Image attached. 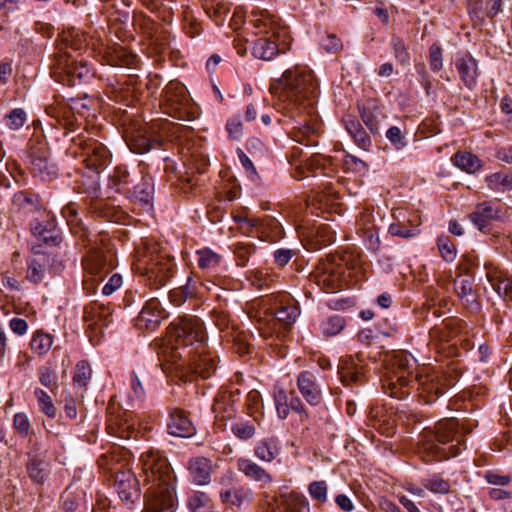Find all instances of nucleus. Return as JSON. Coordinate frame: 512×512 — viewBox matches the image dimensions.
Here are the masks:
<instances>
[{"label":"nucleus","mask_w":512,"mask_h":512,"mask_svg":"<svg viewBox=\"0 0 512 512\" xmlns=\"http://www.w3.org/2000/svg\"><path fill=\"white\" fill-rule=\"evenodd\" d=\"M271 90L278 96V111L295 122L291 132L293 140L306 146L317 145L318 134L316 122H309L316 97L317 83L312 72L296 66L286 70Z\"/></svg>","instance_id":"1"},{"label":"nucleus","mask_w":512,"mask_h":512,"mask_svg":"<svg viewBox=\"0 0 512 512\" xmlns=\"http://www.w3.org/2000/svg\"><path fill=\"white\" fill-rule=\"evenodd\" d=\"M172 345L163 351L164 359L187 379L198 375L209 378L216 370V361L206 352V334L200 318L179 317L170 324Z\"/></svg>","instance_id":"2"},{"label":"nucleus","mask_w":512,"mask_h":512,"mask_svg":"<svg viewBox=\"0 0 512 512\" xmlns=\"http://www.w3.org/2000/svg\"><path fill=\"white\" fill-rule=\"evenodd\" d=\"M142 470L145 476L146 512H175L177 507L176 476L168 461L153 453L141 455Z\"/></svg>","instance_id":"3"},{"label":"nucleus","mask_w":512,"mask_h":512,"mask_svg":"<svg viewBox=\"0 0 512 512\" xmlns=\"http://www.w3.org/2000/svg\"><path fill=\"white\" fill-rule=\"evenodd\" d=\"M412 383L417 385L419 401L425 404L436 401L449 385L446 378L435 370L427 369L413 377L402 361H399L398 369L385 378L383 387L391 397L402 399L410 394Z\"/></svg>","instance_id":"4"},{"label":"nucleus","mask_w":512,"mask_h":512,"mask_svg":"<svg viewBox=\"0 0 512 512\" xmlns=\"http://www.w3.org/2000/svg\"><path fill=\"white\" fill-rule=\"evenodd\" d=\"M459 423L455 418L438 421L433 428H425L419 435L418 453L424 461L447 459L449 454L441 447L458 440Z\"/></svg>","instance_id":"5"},{"label":"nucleus","mask_w":512,"mask_h":512,"mask_svg":"<svg viewBox=\"0 0 512 512\" xmlns=\"http://www.w3.org/2000/svg\"><path fill=\"white\" fill-rule=\"evenodd\" d=\"M83 289L87 294L96 292L99 283L110 272L112 264L102 250H91L82 260Z\"/></svg>","instance_id":"6"},{"label":"nucleus","mask_w":512,"mask_h":512,"mask_svg":"<svg viewBox=\"0 0 512 512\" xmlns=\"http://www.w3.org/2000/svg\"><path fill=\"white\" fill-rule=\"evenodd\" d=\"M146 276L156 289L164 286L172 277L174 272V259L165 252L156 249L147 256Z\"/></svg>","instance_id":"7"},{"label":"nucleus","mask_w":512,"mask_h":512,"mask_svg":"<svg viewBox=\"0 0 512 512\" xmlns=\"http://www.w3.org/2000/svg\"><path fill=\"white\" fill-rule=\"evenodd\" d=\"M315 283L327 293H335L343 287V269L332 262L321 264L313 274Z\"/></svg>","instance_id":"8"},{"label":"nucleus","mask_w":512,"mask_h":512,"mask_svg":"<svg viewBox=\"0 0 512 512\" xmlns=\"http://www.w3.org/2000/svg\"><path fill=\"white\" fill-rule=\"evenodd\" d=\"M112 315L110 307L99 303L91 302L86 305L83 313V320L87 324V329L90 331V338L97 336L102 332L110 322Z\"/></svg>","instance_id":"9"},{"label":"nucleus","mask_w":512,"mask_h":512,"mask_svg":"<svg viewBox=\"0 0 512 512\" xmlns=\"http://www.w3.org/2000/svg\"><path fill=\"white\" fill-rule=\"evenodd\" d=\"M297 387L305 401L317 406L322 401L320 374L315 371H302L297 377Z\"/></svg>","instance_id":"10"},{"label":"nucleus","mask_w":512,"mask_h":512,"mask_svg":"<svg viewBox=\"0 0 512 512\" xmlns=\"http://www.w3.org/2000/svg\"><path fill=\"white\" fill-rule=\"evenodd\" d=\"M57 69L69 78V85L74 86L92 75V70L86 62L71 59L67 53L57 58Z\"/></svg>","instance_id":"11"},{"label":"nucleus","mask_w":512,"mask_h":512,"mask_svg":"<svg viewBox=\"0 0 512 512\" xmlns=\"http://www.w3.org/2000/svg\"><path fill=\"white\" fill-rule=\"evenodd\" d=\"M167 432L175 437L190 438L195 435L196 428L184 410L172 408L167 420Z\"/></svg>","instance_id":"12"},{"label":"nucleus","mask_w":512,"mask_h":512,"mask_svg":"<svg viewBox=\"0 0 512 512\" xmlns=\"http://www.w3.org/2000/svg\"><path fill=\"white\" fill-rule=\"evenodd\" d=\"M164 311L161 308V303L157 298L149 299L138 317L135 320V325L140 330H155L164 319Z\"/></svg>","instance_id":"13"},{"label":"nucleus","mask_w":512,"mask_h":512,"mask_svg":"<svg viewBox=\"0 0 512 512\" xmlns=\"http://www.w3.org/2000/svg\"><path fill=\"white\" fill-rule=\"evenodd\" d=\"M405 212L401 209L393 210L392 216L396 220L391 223L388 231L392 236L412 238L420 234V219L414 215V219L404 217Z\"/></svg>","instance_id":"14"},{"label":"nucleus","mask_w":512,"mask_h":512,"mask_svg":"<svg viewBox=\"0 0 512 512\" xmlns=\"http://www.w3.org/2000/svg\"><path fill=\"white\" fill-rule=\"evenodd\" d=\"M31 232L38 241L47 245H57L61 240L55 220L49 213L42 219L37 218L31 222Z\"/></svg>","instance_id":"15"},{"label":"nucleus","mask_w":512,"mask_h":512,"mask_svg":"<svg viewBox=\"0 0 512 512\" xmlns=\"http://www.w3.org/2000/svg\"><path fill=\"white\" fill-rule=\"evenodd\" d=\"M338 372L341 382L345 386L362 384L364 381L363 366L358 359L352 357L342 359L338 367Z\"/></svg>","instance_id":"16"},{"label":"nucleus","mask_w":512,"mask_h":512,"mask_svg":"<svg viewBox=\"0 0 512 512\" xmlns=\"http://www.w3.org/2000/svg\"><path fill=\"white\" fill-rule=\"evenodd\" d=\"M115 488L120 499L126 504H132L134 498L139 497L137 479L130 471H122L116 474Z\"/></svg>","instance_id":"17"},{"label":"nucleus","mask_w":512,"mask_h":512,"mask_svg":"<svg viewBox=\"0 0 512 512\" xmlns=\"http://www.w3.org/2000/svg\"><path fill=\"white\" fill-rule=\"evenodd\" d=\"M108 433L122 439L136 438L138 431L126 412L111 416L107 423Z\"/></svg>","instance_id":"18"},{"label":"nucleus","mask_w":512,"mask_h":512,"mask_svg":"<svg viewBox=\"0 0 512 512\" xmlns=\"http://www.w3.org/2000/svg\"><path fill=\"white\" fill-rule=\"evenodd\" d=\"M187 469L192 482L198 486L208 485L211 481L212 462L206 457H194L188 461Z\"/></svg>","instance_id":"19"},{"label":"nucleus","mask_w":512,"mask_h":512,"mask_svg":"<svg viewBox=\"0 0 512 512\" xmlns=\"http://www.w3.org/2000/svg\"><path fill=\"white\" fill-rule=\"evenodd\" d=\"M455 65L463 84L468 89H473L477 84L478 78L476 60L470 55H464L456 60Z\"/></svg>","instance_id":"20"},{"label":"nucleus","mask_w":512,"mask_h":512,"mask_svg":"<svg viewBox=\"0 0 512 512\" xmlns=\"http://www.w3.org/2000/svg\"><path fill=\"white\" fill-rule=\"evenodd\" d=\"M500 217L499 210L489 202L476 205L475 210L469 215L471 222L483 231L490 223Z\"/></svg>","instance_id":"21"},{"label":"nucleus","mask_w":512,"mask_h":512,"mask_svg":"<svg viewBox=\"0 0 512 512\" xmlns=\"http://www.w3.org/2000/svg\"><path fill=\"white\" fill-rule=\"evenodd\" d=\"M79 145L83 146V150L89 156L91 164L96 168L106 166L110 160L109 150L96 140H88L80 142Z\"/></svg>","instance_id":"22"},{"label":"nucleus","mask_w":512,"mask_h":512,"mask_svg":"<svg viewBox=\"0 0 512 512\" xmlns=\"http://www.w3.org/2000/svg\"><path fill=\"white\" fill-rule=\"evenodd\" d=\"M31 171L43 180H50L55 175L54 165L50 163L45 151H32L30 154Z\"/></svg>","instance_id":"23"},{"label":"nucleus","mask_w":512,"mask_h":512,"mask_svg":"<svg viewBox=\"0 0 512 512\" xmlns=\"http://www.w3.org/2000/svg\"><path fill=\"white\" fill-rule=\"evenodd\" d=\"M163 98L165 103L174 111L181 112V109L189 102L188 95L182 85L170 83L164 89Z\"/></svg>","instance_id":"24"},{"label":"nucleus","mask_w":512,"mask_h":512,"mask_svg":"<svg viewBox=\"0 0 512 512\" xmlns=\"http://www.w3.org/2000/svg\"><path fill=\"white\" fill-rule=\"evenodd\" d=\"M237 468L246 477L262 483L272 482V476L260 465L247 458L237 460Z\"/></svg>","instance_id":"25"},{"label":"nucleus","mask_w":512,"mask_h":512,"mask_svg":"<svg viewBox=\"0 0 512 512\" xmlns=\"http://www.w3.org/2000/svg\"><path fill=\"white\" fill-rule=\"evenodd\" d=\"M220 499L225 504H231L241 508L243 505L251 502L252 490L246 486H237L222 490L220 492Z\"/></svg>","instance_id":"26"},{"label":"nucleus","mask_w":512,"mask_h":512,"mask_svg":"<svg viewBox=\"0 0 512 512\" xmlns=\"http://www.w3.org/2000/svg\"><path fill=\"white\" fill-rule=\"evenodd\" d=\"M253 26L257 29V33L271 34L274 37L280 35L282 30L279 18L267 11L261 12L252 19Z\"/></svg>","instance_id":"27"},{"label":"nucleus","mask_w":512,"mask_h":512,"mask_svg":"<svg viewBox=\"0 0 512 512\" xmlns=\"http://www.w3.org/2000/svg\"><path fill=\"white\" fill-rule=\"evenodd\" d=\"M280 49L278 44L270 38L261 37L255 40L252 47V54L259 59L270 61L278 53Z\"/></svg>","instance_id":"28"},{"label":"nucleus","mask_w":512,"mask_h":512,"mask_svg":"<svg viewBox=\"0 0 512 512\" xmlns=\"http://www.w3.org/2000/svg\"><path fill=\"white\" fill-rule=\"evenodd\" d=\"M213 412L217 420H229L235 417L236 408L231 402V395L224 392L218 395L213 404Z\"/></svg>","instance_id":"29"},{"label":"nucleus","mask_w":512,"mask_h":512,"mask_svg":"<svg viewBox=\"0 0 512 512\" xmlns=\"http://www.w3.org/2000/svg\"><path fill=\"white\" fill-rule=\"evenodd\" d=\"M344 124L347 132L353 137L355 142L362 148L371 145V139L361 126L360 122L353 116L348 115L344 118Z\"/></svg>","instance_id":"30"},{"label":"nucleus","mask_w":512,"mask_h":512,"mask_svg":"<svg viewBox=\"0 0 512 512\" xmlns=\"http://www.w3.org/2000/svg\"><path fill=\"white\" fill-rule=\"evenodd\" d=\"M300 310L293 299L288 298L286 301L281 300L280 308L275 312L278 321L283 322L285 325H292L295 323Z\"/></svg>","instance_id":"31"},{"label":"nucleus","mask_w":512,"mask_h":512,"mask_svg":"<svg viewBox=\"0 0 512 512\" xmlns=\"http://www.w3.org/2000/svg\"><path fill=\"white\" fill-rule=\"evenodd\" d=\"M152 191L150 178L142 176L140 181L129 191V197L148 205L152 200Z\"/></svg>","instance_id":"32"},{"label":"nucleus","mask_w":512,"mask_h":512,"mask_svg":"<svg viewBox=\"0 0 512 512\" xmlns=\"http://www.w3.org/2000/svg\"><path fill=\"white\" fill-rule=\"evenodd\" d=\"M280 449L276 440L266 439L260 441L254 449V453L258 459L264 462H272L279 454Z\"/></svg>","instance_id":"33"},{"label":"nucleus","mask_w":512,"mask_h":512,"mask_svg":"<svg viewBox=\"0 0 512 512\" xmlns=\"http://www.w3.org/2000/svg\"><path fill=\"white\" fill-rule=\"evenodd\" d=\"M187 506L191 512H212V501L202 491H193L187 499Z\"/></svg>","instance_id":"34"},{"label":"nucleus","mask_w":512,"mask_h":512,"mask_svg":"<svg viewBox=\"0 0 512 512\" xmlns=\"http://www.w3.org/2000/svg\"><path fill=\"white\" fill-rule=\"evenodd\" d=\"M452 160L458 168L467 173H475L481 167L479 158L469 152H458Z\"/></svg>","instance_id":"35"},{"label":"nucleus","mask_w":512,"mask_h":512,"mask_svg":"<svg viewBox=\"0 0 512 512\" xmlns=\"http://www.w3.org/2000/svg\"><path fill=\"white\" fill-rule=\"evenodd\" d=\"M454 290L458 297L466 304H473L475 296L473 294L472 280L467 276H459L454 280Z\"/></svg>","instance_id":"36"},{"label":"nucleus","mask_w":512,"mask_h":512,"mask_svg":"<svg viewBox=\"0 0 512 512\" xmlns=\"http://www.w3.org/2000/svg\"><path fill=\"white\" fill-rule=\"evenodd\" d=\"M486 183L491 190L503 192L512 190V173H493L486 178Z\"/></svg>","instance_id":"37"},{"label":"nucleus","mask_w":512,"mask_h":512,"mask_svg":"<svg viewBox=\"0 0 512 512\" xmlns=\"http://www.w3.org/2000/svg\"><path fill=\"white\" fill-rule=\"evenodd\" d=\"M53 344L52 336L46 333L37 332L30 343L31 349L39 356L47 354Z\"/></svg>","instance_id":"38"},{"label":"nucleus","mask_w":512,"mask_h":512,"mask_svg":"<svg viewBox=\"0 0 512 512\" xmlns=\"http://www.w3.org/2000/svg\"><path fill=\"white\" fill-rule=\"evenodd\" d=\"M421 484L425 489L436 494H447L450 491L449 482L438 475L423 478Z\"/></svg>","instance_id":"39"},{"label":"nucleus","mask_w":512,"mask_h":512,"mask_svg":"<svg viewBox=\"0 0 512 512\" xmlns=\"http://www.w3.org/2000/svg\"><path fill=\"white\" fill-rule=\"evenodd\" d=\"M34 395L38 401L39 409L49 418H55L57 409L52 398L41 388H35Z\"/></svg>","instance_id":"40"},{"label":"nucleus","mask_w":512,"mask_h":512,"mask_svg":"<svg viewBox=\"0 0 512 512\" xmlns=\"http://www.w3.org/2000/svg\"><path fill=\"white\" fill-rule=\"evenodd\" d=\"M91 368L87 361L77 363L73 376V384L75 387L86 389L91 379Z\"/></svg>","instance_id":"41"},{"label":"nucleus","mask_w":512,"mask_h":512,"mask_svg":"<svg viewBox=\"0 0 512 512\" xmlns=\"http://www.w3.org/2000/svg\"><path fill=\"white\" fill-rule=\"evenodd\" d=\"M488 280L497 294L504 299H512V280L508 278L498 279L497 276L488 273Z\"/></svg>","instance_id":"42"},{"label":"nucleus","mask_w":512,"mask_h":512,"mask_svg":"<svg viewBox=\"0 0 512 512\" xmlns=\"http://www.w3.org/2000/svg\"><path fill=\"white\" fill-rule=\"evenodd\" d=\"M345 327V320L340 316H332L324 320L321 325L323 335L331 337L339 334Z\"/></svg>","instance_id":"43"},{"label":"nucleus","mask_w":512,"mask_h":512,"mask_svg":"<svg viewBox=\"0 0 512 512\" xmlns=\"http://www.w3.org/2000/svg\"><path fill=\"white\" fill-rule=\"evenodd\" d=\"M39 381L40 383L48 388L50 391L57 390V374L55 369L51 365H45L39 369Z\"/></svg>","instance_id":"44"},{"label":"nucleus","mask_w":512,"mask_h":512,"mask_svg":"<svg viewBox=\"0 0 512 512\" xmlns=\"http://www.w3.org/2000/svg\"><path fill=\"white\" fill-rule=\"evenodd\" d=\"M27 471L30 478L36 483H42L48 474L46 470V464L38 459H31L27 464Z\"/></svg>","instance_id":"45"},{"label":"nucleus","mask_w":512,"mask_h":512,"mask_svg":"<svg viewBox=\"0 0 512 512\" xmlns=\"http://www.w3.org/2000/svg\"><path fill=\"white\" fill-rule=\"evenodd\" d=\"M198 265L202 269L215 268L221 261V256L210 249L197 251Z\"/></svg>","instance_id":"46"},{"label":"nucleus","mask_w":512,"mask_h":512,"mask_svg":"<svg viewBox=\"0 0 512 512\" xmlns=\"http://www.w3.org/2000/svg\"><path fill=\"white\" fill-rule=\"evenodd\" d=\"M231 431L237 438L248 440L255 435V426L250 421H239L231 425Z\"/></svg>","instance_id":"47"},{"label":"nucleus","mask_w":512,"mask_h":512,"mask_svg":"<svg viewBox=\"0 0 512 512\" xmlns=\"http://www.w3.org/2000/svg\"><path fill=\"white\" fill-rule=\"evenodd\" d=\"M110 185L117 191H121L129 183V172L124 166H117L109 176Z\"/></svg>","instance_id":"48"},{"label":"nucleus","mask_w":512,"mask_h":512,"mask_svg":"<svg viewBox=\"0 0 512 512\" xmlns=\"http://www.w3.org/2000/svg\"><path fill=\"white\" fill-rule=\"evenodd\" d=\"M14 202L20 207L27 209L29 211L38 209L40 206L38 196L28 192H19L15 194Z\"/></svg>","instance_id":"49"},{"label":"nucleus","mask_w":512,"mask_h":512,"mask_svg":"<svg viewBox=\"0 0 512 512\" xmlns=\"http://www.w3.org/2000/svg\"><path fill=\"white\" fill-rule=\"evenodd\" d=\"M276 410L280 418L285 419L289 414V397L282 388L274 391Z\"/></svg>","instance_id":"50"},{"label":"nucleus","mask_w":512,"mask_h":512,"mask_svg":"<svg viewBox=\"0 0 512 512\" xmlns=\"http://www.w3.org/2000/svg\"><path fill=\"white\" fill-rule=\"evenodd\" d=\"M45 275V267L43 264H41L36 259H31L28 262V268H27V279L34 283L38 284L40 283Z\"/></svg>","instance_id":"51"},{"label":"nucleus","mask_w":512,"mask_h":512,"mask_svg":"<svg viewBox=\"0 0 512 512\" xmlns=\"http://www.w3.org/2000/svg\"><path fill=\"white\" fill-rule=\"evenodd\" d=\"M439 252L445 261L451 262L456 258V248L448 236H441L437 241Z\"/></svg>","instance_id":"52"},{"label":"nucleus","mask_w":512,"mask_h":512,"mask_svg":"<svg viewBox=\"0 0 512 512\" xmlns=\"http://www.w3.org/2000/svg\"><path fill=\"white\" fill-rule=\"evenodd\" d=\"M13 428L21 437H27L31 431V423L28 416L19 412L16 413L13 417Z\"/></svg>","instance_id":"53"},{"label":"nucleus","mask_w":512,"mask_h":512,"mask_svg":"<svg viewBox=\"0 0 512 512\" xmlns=\"http://www.w3.org/2000/svg\"><path fill=\"white\" fill-rule=\"evenodd\" d=\"M392 46L396 60L401 65H408L410 63V54L403 40L398 37H394L392 39Z\"/></svg>","instance_id":"54"},{"label":"nucleus","mask_w":512,"mask_h":512,"mask_svg":"<svg viewBox=\"0 0 512 512\" xmlns=\"http://www.w3.org/2000/svg\"><path fill=\"white\" fill-rule=\"evenodd\" d=\"M429 66L433 72H439L443 68L442 48L436 43L429 47Z\"/></svg>","instance_id":"55"},{"label":"nucleus","mask_w":512,"mask_h":512,"mask_svg":"<svg viewBox=\"0 0 512 512\" xmlns=\"http://www.w3.org/2000/svg\"><path fill=\"white\" fill-rule=\"evenodd\" d=\"M27 119L26 112L21 108L13 109L6 116V124L10 129L17 130L21 128Z\"/></svg>","instance_id":"56"},{"label":"nucleus","mask_w":512,"mask_h":512,"mask_svg":"<svg viewBox=\"0 0 512 512\" xmlns=\"http://www.w3.org/2000/svg\"><path fill=\"white\" fill-rule=\"evenodd\" d=\"M234 252L238 266H245L250 256L255 252V247L250 243H238Z\"/></svg>","instance_id":"57"},{"label":"nucleus","mask_w":512,"mask_h":512,"mask_svg":"<svg viewBox=\"0 0 512 512\" xmlns=\"http://www.w3.org/2000/svg\"><path fill=\"white\" fill-rule=\"evenodd\" d=\"M284 509L290 512H305L309 510V507L305 498L291 496L284 502Z\"/></svg>","instance_id":"58"},{"label":"nucleus","mask_w":512,"mask_h":512,"mask_svg":"<svg viewBox=\"0 0 512 512\" xmlns=\"http://www.w3.org/2000/svg\"><path fill=\"white\" fill-rule=\"evenodd\" d=\"M327 490L328 488L325 481H314L309 485V493L319 502H325L327 500Z\"/></svg>","instance_id":"59"},{"label":"nucleus","mask_w":512,"mask_h":512,"mask_svg":"<svg viewBox=\"0 0 512 512\" xmlns=\"http://www.w3.org/2000/svg\"><path fill=\"white\" fill-rule=\"evenodd\" d=\"M153 11H159L163 18H167L171 13V3L173 0H144Z\"/></svg>","instance_id":"60"},{"label":"nucleus","mask_w":512,"mask_h":512,"mask_svg":"<svg viewBox=\"0 0 512 512\" xmlns=\"http://www.w3.org/2000/svg\"><path fill=\"white\" fill-rule=\"evenodd\" d=\"M237 155L248 176L253 180L257 179L259 176L251 159L241 149H237Z\"/></svg>","instance_id":"61"},{"label":"nucleus","mask_w":512,"mask_h":512,"mask_svg":"<svg viewBox=\"0 0 512 512\" xmlns=\"http://www.w3.org/2000/svg\"><path fill=\"white\" fill-rule=\"evenodd\" d=\"M226 129L229 136L234 140H239L243 134V125L239 117H233L226 123Z\"/></svg>","instance_id":"62"},{"label":"nucleus","mask_w":512,"mask_h":512,"mask_svg":"<svg viewBox=\"0 0 512 512\" xmlns=\"http://www.w3.org/2000/svg\"><path fill=\"white\" fill-rule=\"evenodd\" d=\"M386 138L395 146L396 149H401L406 145L402 132L397 126H392L387 130Z\"/></svg>","instance_id":"63"},{"label":"nucleus","mask_w":512,"mask_h":512,"mask_svg":"<svg viewBox=\"0 0 512 512\" xmlns=\"http://www.w3.org/2000/svg\"><path fill=\"white\" fill-rule=\"evenodd\" d=\"M322 47L327 52L337 53L342 49L343 46L340 39L336 35L329 34L325 37V39H323Z\"/></svg>","instance_id":"64"}]
</instances>
